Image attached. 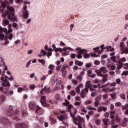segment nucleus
Returning <instances> with one entry per match:
<instances>
[{"label":"nucleus","mask_w":128,"mask_h":128,"mask_svg":"<svg viewBox=\"0 0 128 128\" xmlns=\"http://www.w3.org/2000/svg\"><path fill=\"white\" fill-rule=\"evenodd\" d=\"M62 74L63 76H66V70L64 69L62 70Z\"/></svg>","instance_id":"obj_53"},{"label":"nucleus","mask_w":128,"mask_h":128,"mask_svg":"<svg viewBox=\"0 0 128 128\" xmlns=\"http://www.w3.org/2000/svg\"><path fill=\"white\" fill-rule=\"evenodd\" d=\"M122 110H128V104H126L123 107H122Z\"/></svg>","instance_id":"obj_47"},{"label":"nucleus","mask_w":128,"mask_h":128,"mask_svg":"<svg viewBox=\"0 0 128 128\" xmlns=\"http://www.w3.org/2000/svg\"><path fill=\"white\" fill-rule=\"evenodd\" d=\"M98 71L104 72V74H106V72H108V70H106V69L104 67L100 68L98 70Z\"/></svg>","instance_id":"obj_23"},{"label":"nucleus","mask_w":128,"mask_h":128,"mask_svg":"<svg viewBox=\"0 0 128 128\" xmlns=\"http://www.w3.org/2000/svg\"><path fill=\"white\" fill-rule=\"evenodd\" d=\"M90 56H93V58H98V56H99V58L100 57V56L99 54L97 55L96 53H91Z\"/></svg>","instance_id":"obj_36"},{"label":"nucleus","mask_w":128,"mask_h":128,"mask_svg":"<svg viewBox=\"0 0 128 128\" xmlns=\"http://www.w3.org/2000/svg\"><path fill=\"white\" fill-rule=\"evenodd\" d=\"M72 82L73 84H74V86H76V84H78V80H72Z\"/></svg>","instance_id":"obj_40"},{"label":"nucleus","mask_w":128,"mask_h":128,"mask_svg":"<svg viewBox=\"0 0 128 128\" xmlns=\"http://www.w3.org/2000/svg\"><path fill=\"white\" fill-rule=\"evenodd\" d=\"M70 114L72 118H73V122L75 124H78L80 123L78 120V118H74V114H76V109H74L70 111Z\"/></svg>","instance_id":"obj_5"},{"label":"nucleus","mask_w":128,"mask_h":128,"mask_svg":"<svg viewBox=\"0 0 128 128\" xmlns=\"http://www.w3.org/2000/svg\"><path fill=\"white\" fill-rule=\"evenodd\" d=\"M22 114L23 116H28V112H26V110H22Z\"/></svg>","instance_id":"obj_43"},{"label":"nucleus","mask_w":128,"mask_h":128,"mask_svg":"<svg viewBox=\"0 0 128 128\" xmlns=\"http://www.w3.org/2000/svg\"><path fill=\"white\" fill-rule=\"evenodd\" d=\"M38 62H40V64H42V66L46 64V61H44V60H38Z\"/></svg>","instance_id":"obj_42"},{"label":"nucleus","mask_w":128,"mask_h":128,"mask_svg":"<svg viewBox=\"0 0 128 128\" xmlns=\"http://www.w3.org/2000/svg\"><path fill=\"white\" fill-rule=\"evenodd\" d=\"M57 118L58 120H60V122H64V119L66 118L64 115V114L58 116Z\"/></svg>","instance_id":"obj_16"},{"label":"nucleus","mask_w":128,"mask_h":128,"mask_svg":"<svg viewBox=\"0 0 128 128\" xmlns=\"http://www.w3.org/2000/svg\"><path fill=\"white\" fill-rule=\"evenodd\" d=\"M44 92H50V88H46V86H44V88L42 89L40 91V94H43Z\"/></svg>","instance_id":"obj_14"},{"label":"nucleus","mask_w":128,"mask_h":128,"mask_svg":"<svg viewBox=\"0 0 128 128\" xmlns=\"http://www.w3.org/2000/svg\"><path fill=\"white\" fill-rule=\"evenodd\" d=\"M6 100V96L4 95H2L0 96V104H2L4 100Z\"/></svg>","instance_id":"obj_32"},{"label":"nucleus","mask_w":128,"mask_h":128,"mask_svg":"<svg viewBox=\"0 0 128 128\" xmlns=\"http://www.w3.org/2000/svg\"><path fill=\"white\" fill-rule=\"evenodd\" d=\"M91 96H97V94L96 93V92H92L91 94Z\"/></svg>","instance_id":"obj_62"},{"label":"nucleus","mask_w":128,"mask_h":128,"mask_svg":"<svg viewBox=\"0 0 128 128\" xmlns=\"http://www.w3.org/2000/svg\"><path fill=\"white\" fill-rule=\"evenodd\" d=\"M88 89L84 88V89L82 90L80 93V96H81L82 98H84L88 96Z\"/></svg>","instance_id":"obj_9"},{"label":"nucleus","mask_w":128,"mask_h":128,"mask_svg":"<svg viewBox=\"0 0 128 128\" xmlns=\"http://www.w3.org/2000/svg\"><path fill=\"white\" fill-rule=\"evenodd\" d=\"M48 68H50V70H54V66L52 64H50Z\"/></svg>","instance_id":"obj_46"},{"label":"nucleus","mask_w":128,"mask_h":128,"mask_svg":"<svg viewBox=\"0 0 128 128\" xmlns=\"http://www.w3.org/2000/svg\"><path fill=\"white\" fill-rule=\"evenodd\" d=\"M119 46L120 48V50H121V54H124V48H126V45L124 44V43L123 42H120V43Z\"/></svg>","instance_id":"obj_12"},{"label":"nucleus","mask_w":128,"mask_h":128,"mask_svg":"<svg viewBox=\"0 0 128 128\" xmlns=\"http://www.w3.org/2000/svg\"><path fill=\"white\" fill-rule=\"evenodd\" d=\"M120 96V98H122V100H126V94L124 93L121 94Z\"/></svg>","instance_id":"obj_35"},{"label":"nucleus","mask_w":128,"mask_h":128,"mask_svg":"<svg viewBox=\"0 0 128 128\" xmlns=\"http://www.w3.org/2000/svg\"><path fill=\"white\" fill-rule=\"evenodd\" d=\"M124 68L126 69L128 68V63L124 64Z\"/></svg>","instance_id":"obj_64"},{"label":"nucleus","mask_w":128,"mask_h":128,"mask_svg":"<svg viewBox=\"0 0 128 128\" xmlns=\"http://www.w3.org/2000/svg\"><path fill=\"white\" fill-rule=\"evenodd\" d=\"M70 50H72V48L70 47H64L63 48H58V52H64L62 54L63 56H66L70 54Z\"/></svg>","instance_id":"obj_4"},{"label":"nucleus","mask_w":128,"mask_h":128,"mask_svg":"<svg viewBox=\"0 0 128 128\" xmlns=\"http://www.w3.org/2000/svg\"><path fill=\"white\" fill-rule=\"evenodd\" d=\"M31 62H32V60H30L26 64V68H28V66H30V65Z\"/></svg>","instance_id":"obj_56"},{"label":"nucleus","mask_w":128,"mask_h":128,"mask_svg":"<svg viewBox=\"0 0 128 128\" xmlns=\"http://www.w3.org/2000/svg\"><path fill=\"white\" fill-rule=\"evenodd\" d=\"M77 78L79 80L80 82H82V76L79 75L77 76Z\"/></svg>","instance_id":"obj_60"},{"label":"nucleus","mask_w":128,"mask_h":128,"mask_svg":"<svg viewBox=\"0 0 128 128\" xmlns=\"http://www.w3.org/2000/svg\"><path fill=\"white\" fill-rule=\"evenodd\" d=\"M106 110H108L106 108V107H104V106H98V112H106Z\"/></svg>","instance_id":"obj_15"},{"label":"nucleus","mask_w":128,"mask_h":128,"mask_svg":"<svg viewBox=\"0 0 128 128\" xmlns=\"http://www.w3.org/2000/svg\"><path fill=\"white\" fill-rule=\"evenodd\" d=\"M22 90H24V88H20H20H18V92H22Z\"/></svg>","instance_id":"obj_54"},{"label":"nucleus","mask_w":128,"mask_h":128,"mask_svg":"<svg viewBox=\"0 0 128 128\" xmlns=\"http://www.w3.org/2000/svg\"><path fill=\"white\" fill-rule=\"evenodd\" d=\"M108 62V65L111 66H110L111 70H116V66H115L112 65V62L110 61Z\"/></svg>","instance_id":"obj_30"},{"label":"nucleus","mask_w":128,"mask_h":128,"mask_svg":"<svg viewBox=\"0 0 128 128\" xmlns=\"http://www.w3.org/2000/svg\"><path fill=\"white\" fill-rule=\"evenodd\" d=\"M82 84H80L79 85H78V86L76 88V92H78V94H80V88H82Z\"/></svg>","instance_id":"obj_21"},{"label":"nucleus","mask_w":128,"mask_h":128,"mask_svg":"<svg viewBox=\"0 0 128 128\" xmlns=\"http://www.w3.org/2000/svg\"><path fill=\"white\" fill-rule=\"evenodd\" d=\"M88 76H90V78H92V70H88Z\"/></svg>","instance_id":"obj_48"},{"label":"nucleus","mask_w":128,"mask_h":128,"mask_svg":"<svg viewBox=\"0 0 128 128\" xmlns=\"http://www.w3.org/2000/svg\"><path fill=\"white\" fill-rule=\"evenodd\" d=\"M14 8L12 6H8L7 8L6 14H7L8 20H12V22H16V18L14 14Z\"/></svg>","instance_id":"obj_3"},{"label":"nucleus","mask_w":128,"mask_h":128,"mask_svg":"<svg viewBox=\"0 0 128 128\" xmlns=\"http://www.w3.org/2000/svg\"><path fill=\"white\" fill-rule=\"evenodd\" d=\"M76 100L77 102H81V99H80V97L77 96L76 97Z\"/></svg>","instance_id":"obj_58"},{"label":"nucleus","mask_w":128,"mask_h":128,"mask_svg":"<svg viewBox=\"0 0 128 128\" xmlns=\"http://www.w3.org/2000/svg\"><path fill=\"white\" fill-rule=\"evenodd\" d=\"M80 104H82V102H76L75 103H74V106H80Z\"/></svg>","instance_id":"obj_61"},{"label":"nucleus","mask_w":128,"mask_h":128,"mask_svg":"<svg viewBox=\"0 0 128 128\" xmlns=\"http://www.w3.org/2000/svg\"><path fill=\"white\" fill-rule=\"evenodd\" d=\"M83 56L84 58H90V54L88 53L84 54Z\"/></svg>","instance_id":"obj_37"},{"label":"nucleus","mask_w":128,"mask_h":128,"mask_svg":"<svg viewBox=\"0 0 128 128\" xmlns=\"http://www.w3.org/2000/svg\"><path fill=\"white\" fill-rule=\"evenodd\" d=\"M112 52L110 53V60H112V62H116V58H118V60H120V56H116V52H114V51H111Z\"/></svg>","instance_id":"obj_6"},{"label":"nucleus","mask_w":128,"mask_h":128,"mask_svg":"<svg viewBox=\"0 0 128 128\" xmlns=\"http://www.w3.org/2000/svg\"><path fill=\"white\" fill-rule=\"evenodd\" d=\"M74 64H76V66H82L84 65V62H82L78 60L75 61Z\"/></svg>","instance_id":"obj_17"},{"label":"nucleus","mask_w":128,"mask_h":128,"mask_svg":"<svg viewBox=\"0 0 128 128\" xmlns=\"http://www.w3.org/2000/svg\"><path fill=\"white\" fill-rule=\"evenodd\" d=\"M88 52V50L84 49V50H81L78 52H77V55H76V58H82V54H83V52Z\"/></svg>","instance_id":"obj_10"},{"label":"nucleus","mask_w":128,"mask_h":128,"mask_svg":"<svg viewBox=\"0 0 128 128\" xmlns=\"http://www.w3.org/2000/svg\"><path fill=\"white\" fill-rule=\"evenodd\" d=\"M8 34L9 32H12V26H8Z\"/></svg>","instance_id":"obj_57"},{"label":"nucleus","mask_w":128,"mask_h":128,"mask_svg":"<svg viewBox=\"0 0 128 128\" xmlns=\"http://www.w3.org/2000/svg\"><path fill=\"white\" fill-rule=\"evenodd\" d=\"M99 104H100V102H98V100H96V102H94V106H96V108L98 107Z\"/></svg>","instance_id":"obj_59"},{"label":"nucleus","mask_w":128,"mask_h":128,"mask_svg":"<svg viewBox=\"0 0 128 128\" xmlns=\"http://www.w3.org/2000/svg\"><path fill=\"white\" fill-rule=\"evenodd\" d=\"M6 78H8V76H6L4 74H2V76L0 77V80L2 82L6 80Z\"/></svg>","instance_id":"obj_26"},{"label":"nucleus","mask_w":128,"mask_h":128,"mask_svg":"<svg viewBox=\"0 0 128 128\" xmlns=\"http://www.w3.org/2000/svg\"><path fill=\"white\" fill-rule=\"evenodd\" d=\"M102 78H103L101 83L104 84V82H108V75H104V76H102Z\"/></svg>","instance_id":"obj_18"},{"label":"nucleus","mask_w":128,"mask_h":128,"mask_svg":"<svg viewBox=\"0 0 128 128\" xmlns=\"http://www.w3.org/2000/svg\"><path fill=\"white\" fill-rule=\"evenodd\" d=\"M99 82H102V80H98V79H95V80H94L93 82H94V84H98Z\"/></svg>","instance_id":"obj_55"},{"label":"nucleus","mask_w":128,"mask_h":128,"mask_svg":"<svg viewBox=\"0 0 128 128\" xmlns=\"http://www.w3.org/2000/svg\"><path fill=\"white\" fill-rule=\"evenodd\" d=\"M26 126L24 124H16V127L17 128H24Z\"/></svg>","instance_id":"obj_22"},{"label":"nucleus","mask_w":128,"mask_h":128,"mask_svg":"<svg viewBox=\"0 0 128 128\" xmlns=\"http://www.w3.org/2000/svg\"><path fill=\"white\" fill-rule=\"evenodd\" d=\"M90 81L89 80L86 82L85 85V88H87L88 90V88H90Z\"/></svg>","instance_id":"obj_28"},{"label":"nucleus","mask_w":128,"mask_h":128,"mask_svg":"<svg viewBox=\"0 0 128 128\" xmlns=\"http://www.w3.org/2000/svg\"><path fill=\"white\" fill-rule=\"evenodd\" d=\"M80 111L83 112L85 113L88 112V110H86V107H84V106H81Z\"/></svg>","instance_id":"obj_29"},{"label":"nucleus","mask_w":128,"mask_h":128,"mask_svg":"<svg viewBox=\"0 0 128 128\" xmlns=\"http://www.w3.org/2000/svg\"><path fill=\"white\" fill-rule=\"evenodd\" d=\"M95 123L97 126H100V120H96L95 121Z\"/></svg>","instance_id":"obj_49"},{"label":"nucleus","mask_w":128,"mask_h":128,"mask_svg":"<svg viewBox=\"0 0 128 128\" xmlns=\"http://www.w3.org/2000/svg\"><path fill=\"white\" fill-rule=\"evenodd\" d=\"M116 84H120V86H122V81H120V78L116 79Z\"/></svg>","instance_id":"obj_38"},{"label":"nucleus","mask_w":128,"mask_h":128,"mask_svg":"<svg viewBox=\"0 0 128 128\" xmlns=\"http://www.w3.org/2000/svg\"><path fill=\"white\" fill-rule=\"evenodd\" d=\"M2 86H10V84L8 80H5L4 81H3Z\"/></svg>","instance_id":"obj_20"},{"label":"nucleus","mask_w":128,"mask_h":128,"mask_svg":"<svg viewBox=\"0 0 128 128\" xmlns=\"http://www.w3.org/2000/svg\"><path fill=\"white\" fill-rule=\"evenodd\" d=\"M102 98L104 100H106L108 98V94H104L102 96Z\"/></svg>","instance_id":"obj_51"},{"label":"nucleus","mask_w":128,"mask_h":128,"mask_svg":"<svg viewBox=\"0 0 128 128\" xmlns=\"http://www.w3.org/2000/svg\"><path fill=\"white\" fill-rule=\"evenodd\" d=\"M96 74H97L98 76H101V78H102V76H104V74H102V73L100 72V71H98L96 72Z\"/></svg>","instance_id":"obj_41"},{"label":"nucleus","mask_w":128,"mask_h":128,"mask_svg":"<svg viewBox=\"0 0 128 128\" xmlns=\"http://www.w3.org/2000/svg\"><path fill=\"white\" fill-rule=\"evenodd\" d=\"M46 96H42L41 97L40 102L43 106H48L50 105V103L48 100H46Z\"/></svg>","instance_id":"obj_7"},{"label":"nucleus","mask_w":128,"mask_h":128,"mask_svg":"<svg viewBox=\"0 0 128 128\" xmlns=\"http://www.w3.org/2000/svg\"><path fill=\"white\" fill-rule=\"evenodd\" d=\"M28 6H26L25 5L23 6V18H26V20H28V10H26Z\"/></svg>","instance_id":"obj_8"},{"label":"nucleus","mask_w":128,"mask_h":128,"mask_svg":"<svg viewBox=\"0 0 128 128\" xmlns=\"http://www.w3.org/2000/svg\"><path fill=\"white\" fill-rule=\"evenodd\" d=\"M36 124H34V126L36 128H42V125L40 124V118L38 116H36Z\"/></svg>","instance_id":"obj_11"},{"label":"nucleus","mask_w":128,"mask_h":128,"mask_svg":"<svg viewBox=\"0 0 128 128\" xmlns=\"http://www.w3.org/2000/svg\"><path fill=\"white\" fill-rule=\"evenodd\" d=\"M55 98L57 100H60V95L59 94H56L55 96Z\"/></svg>","instance_id":"obj_44"},{"label":"nucleus","mask_w":128,"mask_h":128,"mask_svg":"<svg viewBox=\"0 0 128 128\" xmlns=\"http://www.w3.org/2000/svg\"><path fill=\"white\" fill-rule=\"evenodd\" d=\"M128 118H127L124 117L123 119V122L122 123V126H126L128 124Z\"/></svg>","instance_id":"obj_19"},{"label":"nucleus","mask_w":128,"mask_h":128,"mask_svg":"<svg viewBox=\"0 0 128 128\" xmlns=\"http://www.w3.org/2000/svg\"><path fill=\"white\" fill-rule=\"evenodd\" d=\"M73 70H80V68H78V66H74L73 67Z\"/></svg>","instance_id":"obj_45"},{"label":"nucleus","mask_w":128,"mask_h":128,"mask_svg":"<svg viewBox=\"0 0 128 128\" xmlns=\"http://www.w3.org/2000/svg\"><path fill=\"white\" fill-rule=\"evenodd\" d=\"M110 96L112 98V100H116V98H117L116 93L113 92V93L110 94Z\"/></svg>","instance_id":"obj_24"},{"label":"nucleus","mask_w":128,"mask_h":128,"mask_svg":"<svg viewBox=\"0 0 128 128\" xmlns=\"http://www.w3.org/2000/svg\"><path fill=\"white\" fill-rule=\"evenodd\" d=\"M52 50H54V52H58V48H56V44H52Z\"/></svg>","instance_id":"obj_31"},{"label":"nucleus","mask_w":128,"mask_h":128,"mask_svg":"<svg viewBox=\"0 0 128 128\" xmlns=\"http://www.w3.org/2000/svg\"><path fill=\"white\" fill-rule=\"evenodd\" d=\"M88 114L89 116H94V111L91 110L88 112Z\"/></svg>","instance_id":"obj_50"},{"label":"nucleus","mask_w":128,"mask_h":128,"mask_svg":"<svg viewBox=\"0 0 128 128\" xmlns=\"http://www.w3.org/2000/svg\"><path fill=\"white\" fill-rule=\"evenodd\" d=\"M14 114V108L12 106H9L8 114V116H12Z\"/></svg>","instance_id":"obj_13"},{"label":"nucleus","mask_w":128,"mask_h":128,"mask_svg":"<svg viewBox=\"0 0 128 128\" xmlns=\"http://www.w3.org/2000/svg\"><path fill=\"white\" fill-rule=\"evenodd\" d=\"M124 54H128V48H124Z\"/></svg>","instance_id":"obj_63"},{"label":"nucleus","mask_w":128,"mask_h":128,"mask_svg":"<svg viewBox=\"0 0 128 128\" xmlns=\"http://www.w3.org/2000/svg\"><path fill=\"white\" fill-rule=\"evenodd\" d=\"M122 66H124V64H122V61H119L118 66H117V70H120Z\"/></svg>","instance_id":"obj_25"},{"label":"nucleus","mask_w":128,"mask_h":128,"mask_svg":"<svg viewBox=\"0 0 128 128\" xmlns=\"http://www.w3.org/2000/svg\"><path fill=\"white\" fill-rule=\"evenodd\" d=\"M6 6H8V1H6L3 2L2 4V7L3 8H6Z\"/></svg>","instance_id":"obj_34"},{"label":"nucleus","mask_w":128,"mask_h":128,"mask_svg":"<svg viewBox=\"0 0 128 128\" xmlns=\"http://www.w3.org/2000/svg\"><path fill=\"white\" fill-rule=\"evenodd\" d=\"M92 102V99L88 100L87 101H86L84 103V104L86 106H88V104H90Z\"/></svg>","instance_id":"obj_33"},{"label":"nucleus","mask_w":128,"mask_h":128,"mask_svg":"<svg viewBox=\"0 0 128 128\" xmlns=\"http://www.w3.org/2000/svg\"><path fill=\"white\" fill-rule=\"evenodd\" d=\"M28 106L30 110H35V112L36 114H38V116L42 114L44 112L42 109L38 107V106H36V102L34 101L30 102L28 103Z\"/></svg>","instance_id":"obj_2"},{"label":"nucleus","mask_w":128,"mask_h":128,"mask_svg":"<svg viewBox=\"0 0 128 128\" xmlns=\"http://www.w3.org/2000/svg\"><path fill=\"white\" fill-rule=\"evenodd\" d=\"M29 88L31 90H34V88H36V85L31 84V85H30Z\"/></svg>","instance_id":"obj_39"},{"label":"nucleus","mask_w":128,"mask_h":128,"mask_svg":"<svg viewBox=\"0 0 128 128\" xmlns=\"http://www.w3.org/2000/svg\"><path fill=\"white\" fill-rule=\"evenodd\" d=\"M4 23L6 26H8L10 24V21H8V20L6 18H4L3 20Z\"/></svg>","instance_id":"obj_27"},{"label":"nucleus","mask_w":128,"mask_h":128,"mask_svg":"<svg viewBox=\"0 0 128 128\" xmlns=\"http://www.w3.org/2000/svg\"><path fill=\"white\" fill-rule=\"evenodd\" d=\"M14 38V35L12 34H10L8 36V38L10 40H12V38Z\"/></svg>","instance_id":"obj_52"},{"label":"nucleus","mask_w":128,"mask_h":128,"mask_svg":"<svg viewBox=\"0 0 128 128\" xmlns=\"http://www.w3.org/2000/svg\"><path fill=\"white\" fill-rule=\"evenodd\" d=\"M104 50H106V52H114V48H112V46H110L104 47V44L93 48V50H94V52H98V54H102L104 52Z\"/></svg>","instance_id":"obj_1"}]
</instances>
